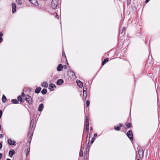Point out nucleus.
Here are the masks:
<instances>
[{
    "label": "nucleus",
    "instance_id": "f257e3e1",
    "mask_svg": "<svg viewBox=\"0 0 160 160\" xmlns=\"http://www.w3.org/2000/svg\"><path fill=\"white\" fill-rule=\"evenodd\" d=\"M25 100L30 104H32L33 102V101L31 97L29 95H26L25 97Z\"/></svg>",
    "mask_w": 160,
    "mask_h": 160
},
{
    "label": "nucleus",
    "instance_id": "f03ea898",
    "mask_svg": "<svg viewBox=\"0 0 160 160\" xmlns=\"http://www.w3.org/2000/svg\"><path fill=\"white\" fill-rule=\"evenodd\" d=\"M127 135L131 141L133 140V133L131 130H129L127 132Z\"/></svg>",
    "mask_w": 160,
    "mask_h": 160
},
{
    "label": "nucleus",
    "instance_id": "7ed1b4c3",
    "mask_svg": "<svg viewBox=\"0 0 160 160\" xmlns=\"http://www.w3.org/2000/svg\"><path fill=\"white\" fill-rule=\"evenodd\" d=\"M57 0H52L51 2V7L53 8H55L57 6Z\"/></svg>",
    "mask_w": 160,
    "mask_h": 160
},
{
    "label": "nucleus",
    "instance_id": "20e7f679",
    "mask_svg": "<svg viewBox=\"0 0 160 160\" xmlns=\"http://www.w3.org/2000/svg\"><path fill=\"white\" fill-rule=\"evenodd\" d=\"M138 154L140 158H142L143 155V152L142 149H139L138 150Z\"/></svg>",
    "mask_w": 160,
    "mask_h": 160
},
{
    "label": "nucleus",
    "instance_id": "39448f33",
    "mask_svg": "<svg viewBox=\"0 0 160 160\" xmlns=\"http://www.w3.org/2000/svg\"><path fill=\"white\" fill-rule=\"evenodd\" d=\"M12 12L13 13L15 12L16 11V5L15 3H12Z\"/></svg>",
    "mask_w": 160,
    "mask_h": 160
},
{
    "label": "nucleus",
    "instance_id": "423d86ee",
    "mask_svg": "<svg viewBox=\"0 0 160 160\" xmlns=\"http://www.w3.org/2000/svg\"><path fill=\"white\" fill-rule=\"evenodd\" d=\"M15 153V152L13 150H10L9 152V154L10 157H12L13 155Z\"/></svg>",
    "mask_w": 160,
    "mask_h": 160
},
{
    "label": "nucleus",
    "instance_id": "0eeeda50",
    "mask_svg": "<svg viewBox=\"0 0 160 160\" xmlns=\"http://www.w3.org/2000/svg\"><path fill=\"white\" fill-rule=\"evenodd\" d=\"M77 82L78 86L80 88H82L83 86V83L80 80L77 81Z\"/></svg>",
    "mask_w": 160,
    "mask_h": 160
},
{
    "label": "nucleus",
    "instance_id": "6e6552de",
    "mask_svg": "<svg viewBox=\"0 0 160 160\" xmlns=\"http://www.w3.org/2000/svg\"><path fill=\"white\" fill-rule=\"evenodd\" d=\"M33 5H36L38 4V2L37 0H28Z\"/></svg>",
    "mask_w": 160,
    "mask_h": 160
},
{
    "label": "nucleus",
    "instance_id": "1a4fd4ad",
    "mask_svg": "<svg viewBox=\"0 0 160 160\" xmlns=\"http://www.w3.org/2000/svg\"><path fill=\"white\" fill-rule=\"evenodd\" d=\"M63 68V67L61 64H59L58 65L57 67V70L58 71H61Z\"/></svg>",
    "mask_w": 160,
    "mask_h": 160
},
{
    "label": "nucleus",
    "instance_id": "9d476101",
    "mask_svg": "<svg viewBox=\"0 0 160 160\" xmlns=\"http://www.w3.org/2000/svg\"><path fill=\"white\" fill-rule=\"evenodd\" d=\"M63 82V81L62 79H60L57 81V84L58 85H61Z\"/></svg>",
    "mask_w": 160,
    "mask_h": 160
},
{
    "label": "nucleus",
    "instance_id": "9b49d317",
    "mask_svg": "<svg viewBox=\"0 0 160 160\" xmlns=\"http://www.w3.org/2000/svg\"><path fill=\"white\" fill-rule=\"evenodd\" d=\"M43 108V105L42 104H41L39 106L38 110L39 111H41Z\"/></svg>",
    "mask_w": 160,
    "mask_h": 160
},
{
    "label": "nucleus",
    "instance_id": "f8f14e48",
    "mask_svg": "<svg viewBox=\"0 0 160 160\" xmlns=\"http://www.w3.org/2000/svg\"><path fill=\"white\" fill-rule=\"evenodd\" d=\"M41 89V87H38L36 88L35 92L36 93H38L40 92Z\"/></svg>",
    "mask_w": 160,
    "mask_h": 160
},
{
    "label": "nucleus",
    "instance_id": "ddd939ff",
    "mask_svg": "<svg viewBox=\"0 0 160 160\" xmlns=\"http://www.w3.org/2000/svg\"><path fill=\"white\" fill-rule=\"evenodd\" d=\"M34 123V121L33 120H32L31 122L30 125V128L31 130L33 128V125Z\"/></svg>",
    "mask_w": 160,
    "mask_h": 160
},
{
    "label": "nucleus",
    "instance_id": "4468645a",
    "mask_svg": "<svg viewBox=\"0 0 160 160\" xmlns=\"http://www.w3.org/2000/svg\"><path fill=\"white\" fill-rule=\"evenodd\" d=\"M108 60H109V59L108 58H105L104 60V61L102 62V66L104 65L105 64V63L107 62L108 61Z\"/></svg>",
    "mask_w": 160,
    "mask_h": 160
},
{
    "label": "nucleus",
    "instance_id": "2eb2a0df",
    "mask_svg": "<svg viewBox=\"0 0 160 160\" xmlns=\"http://www.w3.org/2000/svg\"><path fill=\"white\" fill-rule=\"evenodd\" d=\"M18 100L21 103H23L24 102V101L23 100L21 96H19L18 97Z\"/></svg>",
    "mask_w": 160,
    "mask_h": 160
},
{
    "label": "nucleus",
    "instance_id": "dca6fc26",
    "mask_svg": "<svg viewBox=\"0 0 160 160\" xmlns=\"http://www.w3.org/2000/svg\"><path fill=\"white\" fill-rule=\"evenodd\" d=\"M8 143L10 145H12L14 144L15 142L11 139H9L8 140Z\"/></svg>",
    "mask_w": 160,
    "mask_h": 160
},
{
    "label": "nucleus",
    "instance_id": "f3484780",
    "mask_svg": "<svg viewBox=\"0 0 160 160\" xmlns=\"http://www.w3.org/2000/svg\"><path fill=\"white\" fill-rule=\"evenodd\" d=\"M42 87L47 88L48 86V83L47 82H44L42 84Z\"/></svg>",
    "mask_w": 160,
    "mask_h": 160
},
{
    "label": "nucleus",
    "instance_id": "a211bd4d",
    "mask_svg": "<svg viewBox=\"0 0 160 160\" xmlns=\"http://www.w3.org/2000/svg\"><path fill=\"white\" fill-rule=\"evenodd\" d=\"M6 100V98L4 95H3L2 97V102L3 103L5 102Z\"/></svg>",
    "mask_w": 160,
    "mask_h": 160
},
{
    "label": "nucleus",
    "instance_id": "6ab92c4d",
    "mask_svg": "<svg viewBox=\"0 0 160 160\" xmlns=\"http://www.w3.org/2000/svg\"><path fill=\"white\" fill-rule=\"evenodd\" d=\"M90 133L89 134V135L88 140V136H87L86 142V143H87V141H88V144L87 145V146H89V140H90Z\"/></svg>",
    "mask_w": 160,
    "mask_h": 160
},
{
    "label": "nucleus",
    "instance_id": "aec40b11",
    "mask_svg": "<svg viewBox=\"0 0 160 160\" xmlns=\"http://www.w3.org/2000/svg\"><path fill=\"white\" fill-rule=\"evenodd\" d=\"M32 132L31 131H29L28 133V137H29L30 138H32Z\"/></svg>",
    "mask_w": 160,
    "mask_h": 160
},
{
    "label": "nucleus",
    "instance_id": "412c9836",
    "mask_svg": "<svg viewBox=\"0 0 160 160\" xmlns=\"http://www.w3.org/2000/svg\"><path fill=\"white\" fill-rule=\"evenodd\" d=\"M83 152L82 150H80L79 156L81 157H82L83 156Z\"/></svg>",
    "mask_w": 160,
    "mask_h": 160
},
{
    "label": "nucleus",
    "instance_id": "4be33fe9",
    "mask_svg": "<svg viewBox=\"0 0 160 160\" xmlns=\"http://www.w3.org/2000/svg\"><path fill=\"white\" fill-rule=\"evenodd\" d=\"M12 102L14 104H17L18 103V101L16 99H13L12 100Z\"/></svg>",
    "mask_w": 160,
    "mask_h": 160
},
{
    "label": "nucleus",
    "instance_id": "5701e85b",
    "mask_svg": "<svg viewBox=\"0 0 160 160\" xmlns=\"http://www.w3.org/2000/svg\"><path fill=\"white\" fill-rule=\"evenodd\" d=\"M47 90L45 89H43L41 91V93L43 94H45L47 93Z\"/></svg>",
    "mask_w": 160,
    "mask_h": 160
},
{
    "label": "nucleus",
    "instance_id": "b1692460",
    "mask_svg": "<svg viewBox=\"0 0 160 160\" xmlns=\"http://www.w3.org/2000/svg\"><path fill=\"white\" fill-rule=\"evenodd\" d=\"M17 2L18 5H21L22 4V2L21 0H17Z\"/></svg>",
    "mask_w": 160,
    "mask_h": 160
},
{
    "label": "nucleus",
    "instance_id": "393cba45",
    "mask_svg": "<svg viewBox=\"0 0 160 160\" xmlns=\"http://www.w3.org/2000/svg\"><path fill=\"white\" fill-rule=\"evenodd\" d=\"M120 127L119 126L118 127H114V129L118 131L120 130Z\"/></svg>",
    "mask_w": 160,
    "mask_h": 160
},
{
    "label": "nucleus",
    "instance_id": "a878e982",
    "mask_svg": "<svg viewBox=\"0 0 160 160\" xmlns=\"http://www.w3.org/2000/svg\"><path fill=\"white\" fill-rule=\"evenodd\" d=\"M49 87H51V88H53L55 87V85L54 84L51 83L49 85Z\"/></svg>",
    "mask_w": 160,
    "mask_h": 160
},
{
    "label": "nucleus",
    "instance_id": "bb28decb",
    "mask_svg": "<svg viewBox=\"0 0 160 160\" xmlns=\"http://www.w3.org/2000/svg\"><path fill=\"white\" fill-rule=\"evenodd\" d=\"M126 127L127 128H130L131 127V124L129 123H128L126 124Z\"/></svg>",
    "mask_w": 160,
    "mask_h": 160
},
{
    "label": "nucleus",
    "instance_id": "cd10ccee",
    "mask_svg": "<svg viewBox=\"0 0 160 160\" xmlns=\"http://www.w3.org/2000/svg\"><path fill=\"white\" fill-rule=\"evenodd\" d=\"M86 132L88 134V131H89V127L86 126Z\"/></svg>",
    "mask_w": 160,
    "mask_h": 160
},
{
    "label": "nucleus",
    "instance_id": "c85d7f7f",
    "mask_svg": "<svg viewBox=\"0 0 160 160\" xmlns=\"http://www.w3.org/2000/svg\"><path fill=\"white\" fill-rule=\"evenodd\" d=\"M90 101L88 100H87L86 102V105L87 106V107H88L90 104Z\"/></svg>",
    "mask_w": 160,
    "mask_h": 160
},
{
    "label": "nucleus",
    "instance_id": "c756f323",
    "mask_svg": "<svg viewBox=\"0 0 160 160\" xmlns=\"http://www.w3.org/2000/svg\"><path fill=\"white\" fill-rule=\"evenodd\" d=\"M86 126L89 127V121H85Z\"/></svg>",
    "mask_w": 160,
    "mask_h": 160
},
{
    "label": "nucleus",
    "instance_id": "7c9ffc66",
    "mask_svg": "<svg viewBox=\"0 0 160 160\" xmlns=\"http://www.w3.org/2000/svg\"><path fill=\"white\" fill-rule=\"evenodd\" d=\"M2 110H0V118H1L2 115Z\"/></svg>",
    "mask_w": 160,
    "mask_h": 160
},
{
    "label": "nucleus",
    "instance_id": "2f4dec72",
    "mask_svg": "<svg viewBox=\"0 0 160 160\" xmlns=\"http://www.w3.org/2000/svg\"><path fill=\"white\" fill-rule=\"evenodd\" d=\"M89 117L87 116L86 118L85 121H88Z\"/></svg>",
    "mask_w": 160,
    "mask_h": 160
},
{
    "label": "nucleus",
    "instance_id": "473e14b6",
    "mask_svg": "<svg viewBox=\"0 0 160 160\" xmlns=\"http://www.w3.org/2000/svg\"><path fill=\"white\" fill-rule=\"evenodd\" d=\"M125 29V27H123L122 28V32H121V33H122L123 31H124V30Z\"/></svg>",
    "mask_w": 160,
    "mask_h": 160
},
{
    "label": "nucleus",
    "instance_id": "72a5a7b5",
    "mask_svg": "<svg viewBox=\"0 0 160 160\" xmlns=\"http://www.w3.org/2000/svg\"><path fill=\"white\" fill-rule=\"evenodd\" d=\"M84 148L83 145H82L81 146L80 150H84Z\"/></svg>",
    "mask_w": 160,
    "mask_h": 160
},
{
    "label": "nucleus",
    "instance_id": "f704fd0d",
    "mask_svg": "<svg viewBox=\"0 0 160 160\" xmlns=\"http://www.w3.org/2000/svg\"><path fill=\"white\" fill-rule=\"evenodd\" d=\"M30 151V148H28L27 149V154H28V153H29Z\"/></svg>",
    "mask_w": 160,
    "mask_h": 160
},
{
    "label": "nucleus",
    "instance_id": "c9c22d12",
    "mask_svg": "<svg viewBox=\"0 0 160 160\" xmlns=\"http://www.w3.org/2000/svg\"><path fill=\"white\" fill-rule=\"evenodd\" d=\"M83 95L84 96H85V97H86L87 96V93L86 92L85 93L84 92H83Z\"/></svg>",
    "mask_w": 160,
    "mask_h": 160
},
{
    "label": "nucleus",
    "instance_id": "e433bc0d",
    "mask_svg": "<svg viewBox=\"0 0 160 160\" xmlns=\"http://www.w3.org/2000/svg\"><path fill=\"white\" fill-rule=\"evenodd\" d=\"M94 140H95L94 138H92V140L91 141V143H92V144L93 143V142L94 141Z\"/></svg>",
    "mask_w": 160,
    "mask_h": 160
},
{
    "label": "nucleus",
    "instance_id": "4c0bfd02",
    "mask_svg": "<svg viewBox=\"0 0 160 160\" xmlns=\"http://www.w3.org/2000/svg\"><path fill=\"white\" fill-rule=\"evenodd\" d=\"M3 36V33L2 32H0V37H1Z\"/></svg>",
    "mask_w": 160,
    "mask_h": 160
},
{
    "label": "nucleus",
    "instance_id": "58836bf2",
    "mask_svg": "<svg viewBox=\"0 0 160 160\" xmlns=\"http://www.w3.org/2000/svg\"><path fill=\"white\" fill-rule=\"evenodd\" d=\"M25 95V94L24 92H22L21 94V97H24Z\"/></svg>",
    "mask_w": 160,
    "mask_h": 160
},
{
    "label": "nucleus",
    "instance_id": "ea45409f",
    "mask_svg": "<svg viewBox=\"0 0 160 160\" xmlns=\"http://www.w3.org/2000/svg\"><path fill=\"white\" fill-rule=\"evenodd\" d=\"M86 89V88H85V87H83V92H86V90H85V89Z\"/></svg>",
    "mask_w": 160,
    "mask_h": 160
},
{
    "label": "nucleus",
    "instance_id": "a19ab883",
    "mask_svg": "<svg viewBox=\"0 0 160 160\" xmlns=\"http://www.w3.org/2000/svg\"><path fill=\"white\" fill-rule=\"evenodd\" d=\"M63 68L64 69H66L67 68V66L66 65L63 66Z\"/></svg>",
    "mask_w": 160,
    "mask_h": 160
},
{
    "label": "nucleus",
    "instance_id": "79ce46f5",
    "mask_svg": "<svg viewBox=\"0 0 160 160\" xmlns=\"http://www.w3.org/2000/svg\"><path fill=\"white\" fill-rule=\"evenodd\" d=\"M2 153H0V159L2 158Z\"/></svg>",
    "mask_w": 160,
    "mask_h": 160
},
{
    "label": "nucleus",
    "instance_id": "37998d69",
    "mask_svg": "<svg viewBox=\"0 0 160 160\" xmlns=\"http://www.w3.org/2000/svg\"><path fill=\"white\" fill-rule=\"evenodd\" d=\"M2 41H3L2 38L1 37H0V42H2Z\"/></svg>",
    "mask_w": 160,
    "mask_h": 160
},
{
    "label": "nucleus",
    "instance_id": "c03bdc74",
    "mask_svg": "<svg viewBox=\"0 0 160 160\" xmlns=\"http://www.w3.org/2000/svg\"><path fill=\"white\" fill-rule=\"evenodd\" d=\"M119 126L120 127L122 126V124L121 123L119 124Z\"/></svg>",
    "mask_w": 160,
    "mask_h": 160
},
{
    "label": "nucleus",
    "instance_id": "a18cd8bd",
    "mask_svg": "<svg viewBox=\"0 0 160 160\" xmlns=\"http://www.w3.org/2000/svg\"><path fill=\"white\" fill-rule=\"evenodd\" d=\"M2 147V145L0 143V149Z\"/></svg>",
    "mask_w": 160,
    "mask_h": 160
},
{
    "label": "nucleus",
    "instance_id": "49530a36",
    "mask_svg": "<svg viewBox=\"0 0 160 160\" xmlns=\"http://www.w3.org/2000/svg\"><path fill=\"white\" fill-rule=\"evenodd\" d=\"M150 0H146V1H145V3H147V2H148L149 1H150Z\"/></svg>",
    "mask_w": 160,
    "mask_h": 160
},
{
    "label": "nucleus",
    "instance_id": "de8ad7c7",
    "mask_svg": "<svg viewBox=\"0 0 160 160\" xmlns=\"http://www.w3.org/2000/svg\"><path fill=\"white\" fill-rule=\"evenodd\" d=\"M90 131L92 130V127H91V128H90Z\"/></svg>",
    "mask_w": 160,
    "mask_h": 160
},
{
    "label": "nucleus",
    "instance_id": "09e8293b",
    "mask_svg": "<svg viewBox=\"0 0 160 160\" xmlns=\"http://www.w3.org/2000/svg\"><path fill=\"white\" fill-rule=\"evenodd\" d=\"M94 137H96L97 136V134H95L94 135Z\"/></svg>",
    "mask_w": 160,
    "mask_h": 160
},
{
    "label": "nucleus",
    "instance_id": "8fccbe9b",
    "mask_svg": "<svg viewBox=\"0 0 160 160\" xmlns=\"http://www.w3.org/2000/svg\"><path fill=\"white\" fill-rule=\"evenodd\" d=\"M2 134H0V137L1 138L2 137Z\"/></svg>",
    "mask_w": 160,
    "mask_h": 160
},
{
    "label": "nucleus",
    "instance_id": "3c124183",
    "mask_svg": "<svg viewBox=\"0 0 160 160\" xmlns=\"http://www.w3.org/2000/svg\"><path fill=\"white\" fill-rule=\"evenodd\" d=\"M50 91H53V89H52L51 88H50Z\"/></svg>",
    "mask_w": 160,
    "mask_h": 160
},
{
    "label": "nucleus",
    "instance_id": "603ef678",
    "mask_svg": "<svg viewBox=\"0 0 160 160\" xmlns=\"http://www.w3.org/2000/svg\"><path fill=\"white\" fill-rule=\"evenodd\" d=\"M6 160H11V159H9V158H7Z\"/></svg>",
    "mask_w": 160,
    "mask_h": 160
},
{
    "label": "nucleus",
    "instance_id": "864d4df0",
    "mask_svg": "<svg viewBox=\"0 0 160 160\" xmlns=\"http://www.w3.org/2000/svg\"><path fill=\"white\" fill-rule=\"evenodd\" d=\"M62 55H63V54H65V53H62Z\"/></svg>",
    "mask_w": 160,
    "mask_h": 160
},
{
    "label": "nucleus",
    "instance_id": "5fc2aeb1",
    "mask_svg": "<svg viewBox=\"0 0 160 160\" xmlns=\"http://www.w3.org/2000/svg\"><path fill=\"white\" fill-rule=\"evenodd\" d=\"M62 55H63V54H65V53H62Z\"/></svg>",
    "mask_w": 160,
    "mask_h": 160
},
{
    "label": "nucleus",
    "instance_id": "6e6d98bb",
    "mask_svg": "<svg viewBox=\"0 0 160 160\" xmlns=\"http://www.w3.org/2000/svg\"><path fill=\"white\" fill-rule=\"evenodd\" d=\"M62 55H63V54H65V53H62Z\"/></svg>",
    "mask_w": 160,
    "mask_h": 160
},
{
    "label": "nucleus",
    "instance_id": "4d7b16f0",
    "mask_svg": "<svg viewBox=\"0 0 160 160\" xmlns=\"http://www.w3.org/2000/svg\"><path fill=\"white\" fill-rule=\"evenodd\" d=\"M137 160H140V159H138Z\"/></svg>",
    "mask_w": 160,
    "mask_h": 160
}]
</instances>
